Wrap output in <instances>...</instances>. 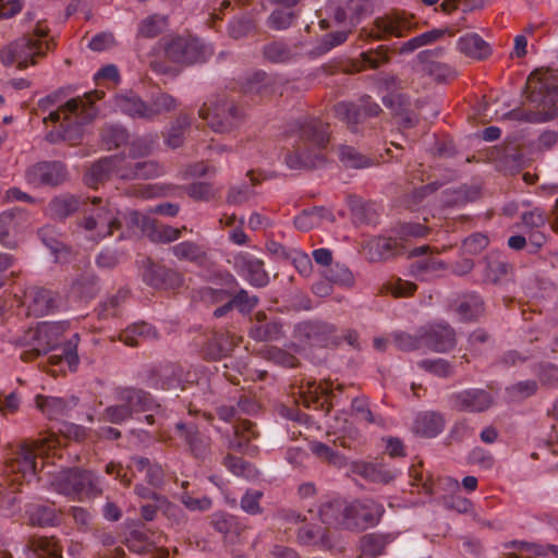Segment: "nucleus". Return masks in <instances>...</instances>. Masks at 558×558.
Returning <instances> with one entry per match:
<instances>
[{
	"instance_id": "nucleus-1",
	"label": "nucleus",
	"mask_w": 558,
	"mask_h": 558,
	"mask_svg": "<svg viewBox=\"0 0 558 558\" xmlns=\"http://www.w3.org/2000/svg\"><path fill=\"white\" fill-rule=\"evenodd\" d=\"M329 125L313 117L294 122L292 131L296 138L292 150L284 157L286 165L293 170L319 168L326 162L324 149L329 143Z\"/></svg>"
},
{
	"instance_id": "nucleus-2",
	"label": "nucleus",
	"mask_w": 558,
	"mask_h": 558,
	"mask_svg": "<svg viewBox=\"0 0 558 558\" xmlns=\"http://www.w3.org/2000/svg\"><path fill=\"white\" fill-rule=\"evenodd\" d=\"M524 93L529 104L535 110L514 109L509 116L529 123H544L554 120L558 116V71L553 69H537L533 71L526 81Z\"/></svg>"
},
{
	"instance_id": "nucleus-3",
	"label": "nucleus",
	"mask_w": 558,
	"mask_h": 558,
	"mask_svg": "<svg viewBox=\"0 0 558 558\" xmlns=\"http://www.w3.org/2000/svg\"><path fill=\"white\" fill-rule=\"evenodd\" d=\"M48 35L49 28L38 22L32 32L0 49L1 62L5 66L16 62L19 70L37 64L38 59L45 58L47 51L54 48V41L47 39Z\"/></svg>"
},
{
	"instance_id": "nucleus-4",
	"label": "nucleus",
	"mask_w": 558,
	"mask_h": 558,
	"mask_svg": "<svg viewBox=\"0 0 558 558\" xmlns=\"http://www.w3.org/2000/svg\"><path fill=\"white\" fill-rule=\"evenodd\" d=\"M114 398L117 403L107 407L99 414V421L121 425L137 413L160 408L150 392L137 387H119Z\"/></svg>"
},
{
	"instance_id": "nucleus-5",
	"label": "nucleus",
	"mask_w": 558,
	"mask_h": 558,
	"mask_svg": "<svg viewBox=\"0 0 558 558\" xmlns=\"http://www.w3.org/2000/svg\"><path fill=\"white\" fill-rule=\"evenodd\" d=\"M54 489L76 500L93 499L102 494L101 481L92 471L78 468L60 472L53 481Z\"/></svg>"
},
{
	"instance_id": "nucleus-6",
	"label": "nucleus",
	"mask_w": 558,
	"mask_h": 558,
	"mask_svg": "<svg viewBox=\"0 0 558 558\" xmlns=\"http://www.w3.org/2000/svg\"><path fill=\"white\" fill-rule=\"evenodd\" d=\"M156 48H162L169 61L182 65L205 62L211 54V50L196 37L177 36L165 43L158 41Z\"/></svg>"
},
{
	"instance_id": "nucleus-7",
	"label": "nucleus",
	"mask_w": 558,
	"mask_h": 558,
	"mask_svg": "<svg viewBox=\"0 0 558 558\" xmlns=\"http://www.w3.org/2000/svg\"><path fill=\"white\" fill-rule=\"evenodd\" d=\"M63 325L60 323H41L38 325V333L41 339L49 342L50 351H60L49 356L52 364L66 363L70 371L77 368L80 359L77 354L78 336L75 333L62 347H58L59 339L63 333Z\"/></svg>"
},
{
	"instance_id": "nucleus-8",
	"label": "nucleus",
	"mask_w": 558,
	"mask_h": 558,
	"mask_svg": "<svg viewBox=\"0 0 558 558\" xmlns=\"http://www.w3.org/2000/svg\"><path fill=\"white\" fill-rule=\"evenodd\" d=\"M414 16L404 11H391L374 20L369 29L363 28L361 36L376 40H386L390 37H403L413 28L416 23Z\"/></svg>"
},
{
	"instance_id": "nucleus-9",
	"label": "nucleus",
	"mask_w": 558,
	"mask_h": 558,
	"mask_svg": "<svg viewBox=\"0 0 558 558\" xmlns=\"http://www.w3.org/2000/svg\"><path fill=\"white\" fill-rule=\"evenodd\" d=\"M198 114L217 133L230 132L242 121L241 110L234 101L226 98L219 99L213 106L204 104Z\"/></svg>"
},
{
	"instance_id": "nucleus-10",
	"label": "nucleus",
	"mask_w": 558,
	"mask_h": 558,
	"mask_svg": "<svg viewBox=\"0 0 558 558\" xmlns=\"http://www.w3.org/2000/svg\"><path fill=\"white\" fill-rule=\"evenodd\" d=\"M104 97L105 92L96 89L90 93H86L83 97L72 98L58 110L51 111L48 117L44 118V123H47L48 121L53 123L59 122L62 116V122L68 121L71 116H78L82 121H92L98 113L94 104L96 100H100Z\"/></svg>"
},
{
	"instance_id": "nucleus-11",
	"label": "nucleus",
	"mask_w": 558,
	"mask_h": 558,
	"mask_svg": "<svg viewBox=\"0 0 558 558\" xmlns=\"http://www.w3.org/2000/svg\"><path fill=\"white\" fill-rule=\"evenodd\" d=\"M295 335L312 347L337 348L341 342V336L337 335V328L322 320H305L295 326Z\"/></svg>"
},
{
	"instance_id": "nucleus-12",
	"label": "nucleus",
	"mask_w": 558,
	"mask_h": 558,
	"mask_svg": "<svg viewBox=\"0 0 558 558\" xmlns=\"http://www.w3.org/2000/svg\"><path fill=\"white\" fill-rule=\"evenodd\" d=\"M344 389L342 384H338L335 388L330 380L316 383L307 380L306 389L302 392V402L304 407L314 410H322L325 414H329L335 404L338 403V393Z\"/></svg>"
},
{
	"instance_id": "nucleus-13",
	"label": "nucleus",
	"mask_w": 558,
	"mask_h": 558,
	"mask_svg": "<svg viewBox=\"0 0 558 558\" xmlns=\"http://www.w3.org/2000/svg\"><path fill=\"white\" fill-rule=\"evenodd\" d=\"M384 511L383 505L373 499L350 502L344 515V529L365 530L373 526L379 522Z\"/></svg>"
},
{
	"instance_id": "nucleus-14",
	"label": "nucleus",
	"mask_w": 558,
	"mask_h": 558,
	"mask_svg": "<svg viewBox=\"0 0 558 558\" xmlns=\"http://www.w3.org/2000/svg\"><path fill=\"white\" fill-rule=\"evenodd\" d=\"M69 179L68 169L61 161H39L25 171L26 182L34 187H56Z\"/></svg>"
},
{
	"instance_id": "nucleus-15",
	"label": "nucleus",
	"mask_w": 558,
	"mask_h": 558,
	"mask_svg": "<svg viewBox=\"0 0 558 558\" xmlns=\"http://www.w3.org/2000/svg\"><path fill=\"white\" fill-rule=\"evenodd\" d=\"M335 116L349 124L352 131L366 118L377 117L381 112L378 104L372 101L371 96L361 98V104L339 102L333 108Z\"/></svg>"
},
{
	"instance_id": "nucleus-16",
	"label": "nucleus",
	"mask_w": 558,
	"mask_h": 558,
	"mask_svg": "<svg viewBox=\"0 0 558 558\" xmlns=\"http://www.w3.org/2000/svg\"><path fill=\"white\" fill-rule=\"evenodd\" d=\"M175 430L178 436L184 440L193 458L205 462L210 457L211 440L209 436L201 433L195 424L178 422Z\"/></svg>"
},
{
	"instance_id": "nucleus-17",
	"label": "nucleus",
	"mask_w": 558,
	"mask_h": 558,
	"mask_svg": "<svg viewBox=\"0 0 558 558\" xmlns=\"http://www.w3.org/2000/svg\"><path fill=\"white\" fill-rule=\"evenodd\" d=\"M124 161V155H112L97 160L84 174L85 184L96 189L100 183L108 181L112 174L119 177V170L123 169Z\"/></svg>"
},
{
	"instance_id": "nucleus-18",
	"label": "nucleus",
	"mask_w": 558,
	"mask_h": 558,
	"mask_svg": "<svg viewBox=\"0 0 558 558\" xmlns=\"http://www.w3.org/2000/svg\"><path fill=\"white\" fill-rule=\"evenodd\" d=\"M143 279L147 284L165 290L177 289L183 283V276L179 271L151 260H148Z\"/></svg>"
},
{
	"instance_id": "nucleus-19",
	"label": "nucleus",
	"mask_w": 558,
	"mask_h": 558,
	"mask_svg": "<svg viewBox=\"0 0 558 558\" xmlns=\"http://www.w3.org/2000/svg\"><path fill=\"white\" fill-rule=\"evenodd\" d=\"M330 10L339 24L354 27L369 12L368 0H330Z\"/></svg>"
},
{
	"instance_id": "nucleus-20",
	"label": "nucleus",
	"mask_w": 558,
	"mask_h": 558,
	"mask_svg": "<svg viewBox=\"0 0 558 558\" xmlns=\"http://www.w3.org/2000/svg\"><path fill=\"white\" fill-rule=\"evenodd\" d=\"M456 410L461 412L480 413L493 404V397L484 389H466L451 396Z\"/></svg>"
},
{
	"instance_id": "nucleus-21",
	"label": "nucleus",
	"mask_w": 558,
	"mask_h": 558,
	"mask_svg": "<svg viewBox=\"0 0 558 558\" xmlns=\"http://www.w3.org/2000/svg\"><path fill=\"white\" fill-rule=\"evenodd\" d=\"M259 436L256 425L251 421L243 420L233 426V436L229 439L228 448L239 453L255 456L258 447L253 440Z\"/></svg>"
},
{
	"instance_id": "nucleus-22",
	"label": "nucleus",
	"mask_w": 558,
	"mask_h": 558,
	"mask_svg": "<svg viewBox=\"0 0 558 558\" xmlns=\"http://www.w3.org/2000/svg\"><path fill=\"white\" fill-rule=\"evenodd\" d=\"M234 267L252 286L265 287L269 276L264 269V263L250 254H239L234 257Z\"/></svg>"
},
{
	"instance_id": "nucleus-23",
	"label": "nucleus",
	"mask_w": 558,
	"mask_h": 558,
	"mask_svg": "<svg viewBox=\"0 0 558 558\" xmlns=\"http://www.w3.org/2000/svg\"><path fill=\"white\" fill-rule=\"evenodd\" d=\"M364 251L368 262L379 263L403 254L404 247L397 239L376 236L366 242Z\"/></svg>"
},
{
	"instance_id": "nucleus-24",
	"label": "nucleus",
	"mask_w": 558,
	"mask_h": 558,
	"mask_svg": "<svg viewBox=\"0 0 558 558\" xmlns=\"http://www.w3.org/2000/svg\"><path fill=\"white\" fill-rule=\"evenodd\" d=\"M423 345L436 352H448L456 347V332L447 324L430 326L422 332Z\"/></svg>"
},
{
	"instance_id": "nucleus-25",
	"label": "nucleus",
	"mask_w": 558,
	"mask_h": 558,
	"mask_svg": "<svg viewBox=\"0 0 558 558\" xmlns=\"http://www.w3.org/2000/svg\"><path fill=\"white\" fill-rule=\"evenodd\" d=\"M248 335L255 341H277L283 336L282 324L277 318H269L265 312H257Z\"/></svg>"
},
{
	"instance_id": "nucleus-26",
	"label": "nucleus",
	"mask_w": 558,
	"mask_h": 558,
	"mask_svg": "<svg viewBox=\"0 0 558 558\" xmlns=\"http://www.w3.org/2000/svg\"><path fill=\"white\" fill-rule=\"evenodd\" d=\"M236 342L234 336L229 331H213L202 347L204 359L218 361L228 356Z\"/></svg>"
},
{
	"instance_id": "nucleus-27",
	"label": "nucleus",
	"mask_w": 558,
	"mask_h": 558,
	"mask_svg": "<svg viewBox=\"0 0 558 558\" xmlns=\"http://www.w3.org/2000/svg\"><path fill=\"white\" fill-rule=\"evenodd\" d=\"M81 226L88 231L97 230L98 236L102 239L112 235L122 223L110 210L98 209L95 214L85 217Z\"/></svg>"
},
{
	"instance_id": "nucleus-28",
	"label": "nucleus",
	"mask_w": 558,
	"mask_h": 558,
	"mask_svg": "<svg viewBox=\"0 0 558 558\" xmlns=\"http://www.w3.org/2000/svg\"><path fill=\"white\" fill-rule=\"evenodd\" d=\"M78 399L71 397L65 400L58 397L37 395L35 398L36 407L49 418L59 420L69 414L77 404Z\"/></svg>"
},
{
	"instance_id": "nucleus-29",
	"label": "nucleus",
	"mask_w": 558,
	"mask_h": 558,
	"mask_svg": "<svg viewBox=\"0 0 558 558\" xmlns=\"http://www.w3.org/2000/svg\"><path fill=\"white\" fill-rule=\"evenodd\" d=\"M85 205V201L76 195L63 193L50 199L47 210L54 220L63 221Z\"/></svg>"
},
{
	"instance_id": "nucleus-30",
	"label": "nucleus",
	"mask_w": 558,
	"mask_h": 558,
	"mask_svg": "<svg viewBox=\"0 0 558 558\" xmlns=\"http://www.w3.org/2000/svg\"><path fill=\"white\" fill-rule=\"evenodd\" d=\"M15 344L28 348L21 354V360L24 362L34 361L40 355L47 354L49 350V342L41 339L38 333V326L36 328L27 329L21 337L15 340Z\"/></svg>"
},
{
	"instance_id": "nucleus-31",
	"label": "nucleus",
	"mask_w": 558,
	"mask_h": 558,
	"mask_svg": "<svg viewBox=\"0 0 558 558\" xmlns=\"http://www.w3.org/2000/svg\"><path fill=\"white\" fill-rule=\"evenodd\" d=\"M5 472L21 474L22 477L35 475L36 473V453L27 444L20 446L15 457L5 464Z\"/></svg>"
},
{
	"instance_id": "nucleus-32",
	"label": "nucleus",
	"mask_w": 558,
	"mask_h": 558,
	"mask_svg": "<svg viewBox=\"0 0 558 558\" xmlns=\"http://www.w3.org/2000/svg\"><path fill=\"white\" fill-rule=\"evenodd\" d=\"M480 264L483 266L481 282L484 284H500L512 268L497 254H488Z\"/></svg>"
},
{
	"instance_id": "nucleus-33",
	"label": "nucleus",
	"mask_w": 558,
	"mask_h": 558,
	"mask_svg": "<svg viewBox=\"0 0 558 558\" xmlns=\"http://www.w3.org/2000/svg\"><path fill=\"white\" fill-rule=\"evenodd\" d=\"M274 78L264 71H255L243 78L240 90L244 95L266 97L274 93Z\"/></svg>"
},
{
	"instance_id": "nucleus-34",
	"label": "nucleus",
	"mask_w": 558,
	"mask_h": 558,
	"mask_svg": "<svg viewBox=\"0 0 558 558\" xmlns=\"http://www.w3.org/2000/svg\"><path fill=\"white\" fill-rule=\"evenodd\" d=\"M445 425L446 421L441 413L425 411L417 414L413 423V430L422 437L434 438L444 430Z\"/></svg>"
},
{
	"instance_id": "nucleus-35",
	"label": "nucleus",
	"mask_w": 558,
	"mask_h": 558,
	"mask_svg": "<svg viewBox=\"0 0 558 558\" xmlns=\"http://www.w3.org/2000/svg\"><path fill=\"white\" fill-rule=\"evenodd\" d=\"M453 307L462 320L470 322L483 314L484 301L476 292H466L454 300Z\"/></svg>"
},
{
	"instance_id": "nucleus-36",
	"label": "nucleus",
	"mask_w": 558,
	"mask_h": 558,
	"mask_svg": "<svg viewBox=\"0 0 558 558\" xmlns=\"http://www.w3.org/2000/svg\"><path fill=\"white\" fill-rule=\"evenodd\" d=\"M303 523L296 534V539L301 545L318 546L323 549L332 547L327 529L315 523Z\"/></svg>"
},
{
	"instance_id": "nucleus-37",
	"label": "nucleus",
	"mask_w": 558,
	"mask_h": 558,
	"mask_svg": "<svg viewBox=\"0 0 558 558\" xmlns=\"http://www.w3.org/2000/svg\"><path fill=\"white\" fill-rule=\"evenodd\" d=\"M158 338V331L151 325L141 322L128 326L119 335V340L129 347H137L145 341Z\"/></svg>"
},
{
	"instance_id": "nucleus-38",
	"label": "nucleus",
	"mask_w": 558,
	"mask_h": 558,
	"mask_svg": "<svg viewBox=\"0 0 558 558\" xmlns=\"http://www.w3.org/2000/svg\"><path fill=\"white\" fill-rule=\"evenodd\" d=\"M28 299V312L37 317L51 313L56 307V295L46 288L32 289Z\"/></svg>"
},
{
	"instance_id": "nucleus-39",
	"label": "nucleus",
	"mask_w": 558,
	"mask_h": 558,
	"mask_svg": "<svg viewBox=\"0 0 558 558\" xmlns=\"http://www.w3.org/2000/svg\"><path fill=\"white\" fill-rule=\"evenodd\" d=\"M29 522L34 526H57L61 522L59 511L53 505L35 504L26 509Z\"/></svg>"
},
{
	"instance_id": "nucleus-40",
	"label": "nucleus",
	"mask_w": 558,
	"mask_h": 558,
	"mask_svg": "<svg viewBox=\"0 0 558 558\" xmlns=\"http://www.w3.org/2000/svg\"><path fill=\"white\" fill-rule=\"evenodd\" d=\"M99 291V279L92 270L78 274L71 283V292L83 300L94 299Z\"/></svg>"
},
{
	"instance_id": "nucleus-41",
	"label": "nucleus",
	"mask_w": 558,
	"mask_h": 558,
	"mask_svg": "<svg viewBox=\"0 0 558 558\" xmlns=\"http://www.w3.org/2000/svg\"><path fill=\"white\" fill-rule=\"evenodd\" d=\"M162 173V168L154 160H144L130 163H123V169L119 170L121 179H150Z\"/></svg>"
},
{
	"instance_id": "nucleus-42",
	"label": "nucleus",
	"mask_w": 558,
	"mask_h": 558,
	"mask_svg": "<svg viewBox=\"0 0 558 558\" xmlns=\"http://www.w3.org/2000/svg\"><path fill=\"white\" fill-rule=\"evenodd\" d=\"M458 49L463 54L483 60L490 56L489 45L477 34H466L458 40Z\"/></svg>"
},
{
	"instance_id": "nucleus-43",
	"label": "nucleus",
	"mask_w": 558,
	"mask_h": 558,
	"mask_svg": "<svg viewBox=\"0 0 558 558\" xmlns=\"http://www.w3.org/2000/svg\"><path fill=\"white\" fill-rule=\"evenodd\" d=\"M151 375L157 377V379L153 383L155 388L171 390L181 387L182 368L177 365H161L158 368L153 369Z\"/></svg>"
},
{
	"instance_id": "nucleus-44",
	"label": "nucleus",
	"mask_w": 558,
	"mask_h": 558,
	"mask_svg": "<svg viewBox=\"0 0 558 558\" xmlns=\"http://www.w3.org/2000/svg\"><path fill=\"white\" fill-rule=\"evenodd\" d=\"M116 105L124 114L148 121L147 102L135 93L129 92L117 96Z\"/></svg>"
},
{
	"instance_id": "nucleus-45",
	"label": "nucleus",
	"mask_w": 558,
	"mask_h": 558,
	"mask_svg": "<svg viewBox=\"0 0 558 558\" xmlns=\"http://www.w3.org/2000/svg\"><path fill=\"white\" fill-rule=\"evenodd\" d=\"M171 253L180 260H187L203 266L207 259V253L203 246L192 241H183L170 247Z\"/></svg>"
},
{
	"instance_id": "nucleus-46",
	"label": "nucleus",
	"mask_w": 558,
	"mask_h": 558,
	"mask_svg": "<svg viewBox=\"0 0 558 558\" xmlns=\"http://www.w3.org/2000/svg\"><path fill=\"white\" fill-rule=\"evenodd\" d=\"M348 502L333 500L323 504L319 508V517L323 523L344 527V515Z\"/></svg>"
},
{
	"instance_id": "nucleus-47",
	"label": "nucleus",
	"mask_w": 558,
	"mask_h": 558,
	"mask_svg": "<svg viewBox=\"0 0 558 558\" xmlns=\"http://www.w3.org/2000/svg\"><path fill=\"white\" fill-rule=\"evenodd\" d=\"M356 473L369 482L380 484H388L396 477L395 472L386 469L380 463L363 462L361 464H357Z\"/></svg>"
},
{
	"instance_id": "nucleus-48",
	"label": "nucleus",
	"mask_w": 558,
	"mask_h": 558,
	"mask_svg": "<svg viewBox=\"0 0 558 558\" xmlns=\"http://www.w3.org/2000/svg\"><path fill=\"white\" fill-rule=\"evenodd\" d=\"M167 17L155 13L140 21L136 37L153 39L160 35L167 27Z\"/></svg>"
},
{
	"instance_id": "nucleus-49",
	"label": "nucleus",
	"mask_w": 558,
	"mask_h": 558,
	"mask_svg": "<svg viewBox=\"0 0 558 558\" xmlns=\"http://www.w3.org/2000/svg\"><path fill=\"white\" fill-rule=\"evenodd\" d=\"M185 229V227L181 229L173 228L171 226L163 225L160 221L153 218L150 226L148 227L146 236H148L153 242L170 243L178 240L182 234V230Z\"/></svg>"
},
{
	"instance_id": "nucleus-50",
	"label": "nucleus",
	"mask_w": 558,
	"mask_h": 558,
	"mask_svg": "<svg viewBox=\"0 0 558 558\" xmlns=\"http://www.w3.org/2000/svg\"><path fill=\"white\" fill-rule=\"evenodd\" d=\"M177 99L167 93H156L147 104L148 121L155 120L158 116L170 112L177 108Z\"/></svg>"
},
{
	"instance_id": "nucleus-51",
	"label": "nucleus",
	"mask_w": 558,
	"mask_h": 558,
	"mask_svg": "<svg viewBox=\"0 0 558 558\" xmlns=\"http://www.w3.org/2000/svg\"><path fill=\"white\" fill-rule=\"evenodd\" d=\"M100 137L107 149L119 148L129 141L128 130L120 124H106L100 131Z\"/></svg>"
},
{
	"instance_id": "nucleus-52",
	"label": "nucleus",
	"mask_w": 558,
	"mask_h": 558,
	"mask_svg": "<svg viewBox=\"0 0 558 558\" xmlns=\"http://www.w3.org/2000/svg\"><path fill=\"white\" fill-rule=\"evenodd\" d=\"M339 159L345 168L351 169H362L375 165L372 158L347 145L339 147Z\"/></svg>"
},
{
	"instance_id": "nucleus-53",
	"label": "nucleus",
	"mask_w": 558,
	"mask_h": 558,
	"mask_svg": "<svg viewBox=\"0 0 558 558\" xmlns=\"http://www.w3.org/2000/svg\"><path fill=\"white\" fill-rule=\"evenodd\" d=\"M129 291L119 289L113 295L101 302L97 308V315L101 319L116 317L120 313V306L125 302Z\"/></svg>"
},
{
	"instance_id": "nucleus-54",
	"label": "nucleus",
	"mask_w": 558,
	"mask_h": 558,
	"mask_svg": "<svg viewBox=\"0 0 558 558\" xmlns=\"http://www.w3.org/2000/svg\"><path fill=\"white\" fill-rule=\"evenodd\" d=\"M28 547L37 555H47L50 558H61V548L52 537L32 536L28 539Z\"/></svg>"
},
{
	"instance_id": "nucleus-55",
	"label": "nucleus",
	"mask_w": 558,
	"mask_h": 558,
	"mask_svg": "<svg viewBox=\"0 0 558 558\" xmlns=\"http://www.w3.org/2000/svg\"><path fill=\"white\" fill-rule=\"evenodd\" d=\"M416 289L417 286L414 282L391 278L381 286L380 293L391 294L395 298H407L413 295Z\"/></svg>"
},
{
	"instance_id": "nucleus-56",
	"label": "nucleus",
	"mask_w": 558,
	"mask_h": 558,
	"mask_svg": "<svg viewBox=\"0 0 558 558\" xmlns=\"http://www.w3.org/2000/svg\"><path fill=\"white\" fill-rule=\"evenodd\" d=\"M190 124V117L186 114H180L167 133L166 144L171 148L180 147L184 141V132Z\"/></svg>"
},
{
	"instance_id": "nucleus-57",
	"label": "nucleus",
	"mask_w": 558,
	"mask_h": 558,
	"mask_svg": "<svg viewBox=\"0 0 558 558\" xmlns=\"http://www.w3.org/2000/svg\"><path fill=\"white\" fill-rule=\"evenodd\" d=\"M388 541L383 535L368 534L361 541V557L376 558L385 550Z\"/></svg>"
},
{
	"instance_id": "nucleus-58",
	"label": "nucleus",
	"mask_w": 558,
	"mask_h": 558,
	"mask_svg": "<svg viewBox=\"0 0 558 558\" xmlns=\"http://www.w3.org/2000/svg\"><path fill=\"white\" fill-rule=\"evenodd\" d=\"M263 53L265 59L272 63L288 62L293 57L290 47L281 41H274L264 46Z\"/></svg>"
},
{
	"instance_id": "nucleus-59",
	"label": "nucleus",
	"mask_w": 558,
	"mask_h": 558,
	"mask_svg": "<svg viewBox=\"0 0 558 558\" xmlns=\"http://www.w3.org/2000/svg\"><path fill=\"white\" fill-rule=\"evenodd\" d=\"M222 464L234 475L251 478L256 475L254 465L245 461L243 458L227 454L223 458Z\"/></svg>"
},
{
	"instance_id": "nucleus-60",
	"label": "nucleus",
	"mask_w": 558,
	"mask_h": 558,
	"mask_svg": "<svg viewBox=\"0 0 558 558\" xmlns=\"http://www.w3.org/2000/svg\"><path fill=\"white\" fill-rule=\"evenodd\" d=\"M211 525L217 532L222 534L239 535L243 530L238 518L228 513L215 514L211 520Z\"/></svg>"
},
{
	"instance_id": "nucleus-61",
	"label": "nucleus",
	"mask_w": 558,
	"mask_h": 558,
	"mask_svg": "<svg viewBox=\"0 0 558 558\" xmlns=\"http://www.w3.org/2000/svg\"><path fill=\"white\" fill-rule=\"evenodd\" d=\"M424 71L437 83H448L457 76V71L450 64L439 61L424 65Z\"/></svg>"
},
{
	"instance_id": "nucleus-62",
	"label": "nucleus",
	"mask_w": 558,
	"mask_h": 558,
	"mask_svg": "<svg viewBox=\"0 0 558 558\" xmlns=\"http://www.w3.org/2000/svg\"><path fill=\"white\" fill-rule=\"evenodd\" d=\"M88 122L82 121L78 116H71L68 121L61 122L64 142H69L71 145L76 144L83 136V124Z\"/></svg>"
},
{
	"instance_id": "nucleus-63",
	"label": "nucleus",
	"mask_w": 558,
	"mask_h": 558,
	"mask_svg": "<svg viewBox=\"0 0 558 558\" xmlns=\"http://www.w3.org/2000/svg\"><path fill=\"white\" fill-rule=\"evenodd\" d=\"M418 366L439 377H450L453 374V366L444 359H425L418 362Z\"/></svg>"
},
{
	"instance_id": "nucleus-64",
	"label": "nucleus",
	"mask_w": 558,
	"mask_h": 558,
	"mask_svg": "<svg viewBox=\"0 0 558 558\" xmlns=\"http://www.w3.org/2000/svg\"><path fill=\"white\" fill-rule=\"evenodd\" d=\"M255 29L254 21L248 16L233 19L228 26L229 36L233 39H241L248 36Z\"/></svg>"
}]
</instances>
